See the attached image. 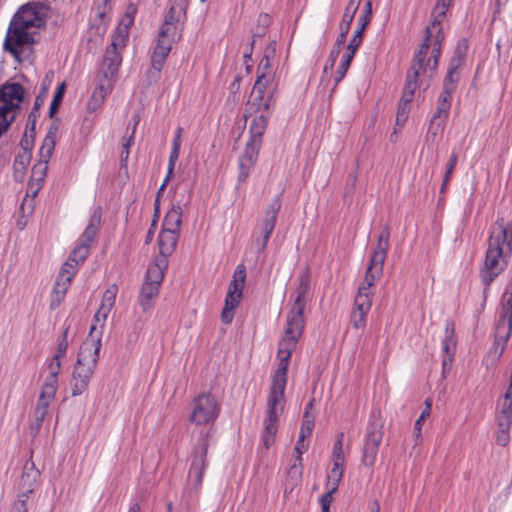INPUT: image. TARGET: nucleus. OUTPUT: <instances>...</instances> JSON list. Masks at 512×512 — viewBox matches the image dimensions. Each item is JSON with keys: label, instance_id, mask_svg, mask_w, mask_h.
<instances>
[{"label": "nucleus", "instance_id": "c756f323", "mask_svg": "<svg viewBox=\"0 0 512 512\" xmlns=\"http://www.w3.org/2000/svg\"><path fill=\"white\" fill-rule=\"evenodd\" d=\"M48 369L49 375L45 379L41 389L46 391L49 389L50 392L56 393L58 388V375L61 369V359L56 360V358L53 357L48 365Z\"/></svg>", "mask_w": 512, "mask_h": 512}, {"label": "nucleus", "instance_id": "412c9836", "mask_svg": "<svg viewBox=\"0 0 512 512\" xmlns=\"http://www.w3.org/2000/svg\"><path fill=\"white\" fill-rule=\"evenodd\" d=\"M246 278V269L243 264H239L233 274V279L229 284L228 293L225 300L238 303L242 296L244 282Z\"/></svg>", "mask_w": 512, "mask_h": 512}, {"label": "nucleus", "instance_id": "680f3d73", "mask_svg": "<svg viewBox=\"0 0 512 512\" xmlns=\"http://www.w3.org/2000/svg\"><path fill=\"white\" fill-rule=\"evenodd\" d=\"M409 104L410 103H404V101L400 100L396 115L397 125L403 126L407 121L409 115Z\"/></svg>", "mask_w": 512, "mask_h": 512}, {"label": "nucleus", "instance_id": "37998d69", "mask_svg": "<svg viewBox=\"0 0 512 512\" xmlns=\"http://www.w3.org/2000/svg\"><path fill=\"white\" fill-rule=\"evenodd\" d=\"M260 147V142L249 140L244 147V151L240 156V159L248 162L249 164L252 163L255 165L258 159Z\"/></svg>", "mask_w": 512, "mask_h": 512}, {"label": "nucleus", "instance_id": "9b49d317", "mask_svg": "<svg viewBox=\"0 0 512 512\" xmlns=\"http://www.w3.org/2000/svg\"><path fill=\"white\" fill-rule=\"evenodd\" d=\"M311 275L308 270L304 271L299 276V283L296 288V298L294 300V303L291 307V310L289 311L288 315L289 317H293L292 320L294 324L301 323V320H304V309L307 304L308 300V293L310 291L311 285Z\"/></svg>", "mask_w": 512, "mask_h": 512}, {"label": "nucleus", "instance_id": "e433bc0d", "mask_svg": "<svg viewBox=\"0 0 512 512\" xmlns=\"http://www.w3.org/2000/svg\"><path fill=\"white\" fill-rule=\"evenodd\" d=\"M77 273V268L75 264L70 262H65L56 277L55 282L59 284H63L64 286L70 287L72 279Z\"/></svg>", "mask_w": 512, "mask_h": 512}, {"label": "nucleus", "instance_id": "dca6fc26", "mask_svg": "<svg viewBox=\"0 0 512 512\" xmlns=\"http://www.w3.org/2000/svg\"><path fill=\"white\" fill-rule=\"evenodd\" d=\"M183 27L184 26H181L180 24H162L158 33L157 44L154 50L159 51L163 49L162 52H165V54L169 55L173 42L181 38Z\"/></svg>", "mask_w": 512, "mask_h": 512}, {"label": "nucleus", "instance_id": "4d7b16f0", "mask_svg": "<svg viewBox=\"0 0 512 512\" xmlns=\"http://www.w3.org/2000/svg\"><path fill=\"white\" fill-rule=\"evenodd\" d=\"M35 139V130L31 131L29 127L26 126L24 135L20 141V147L24 151L31 152Z\"/></svg>", "mask_w": 512, "mask_h": 512}, {"label": "nucleus", "instance_id": "8fccbe9b", "mask_svg": "<svg viewBox=\"0 0 512 512\" xmlns=\"http://www.w3.org/2000/svg\"><path fill=\"white\" fill-rule=\"evenodd\" d=\"M16 118V113H9L7 108L0 107V137L8 130Z\"/></svg>", "mask_w": 512, "mask_h": 512}, {"label": "nucleus", "instance_id": "423d86ee", "mask_svg": "<svg viewBox=\"0 0 512 512\" xmlns=\"http://www.w3.org/2000/svg\"><path fill=\"white\" fill-rule=\"evenodd\" d=\"M512 334V280L501 297V312L494 333V353L500 357L506 349Z\"/></svg>", "mask_w": 512, "mask_h": 512}, {"label": "nucleus", "instance_id": "6e6552de", "mask_svg": "<svg viewBox=\"0 0 512 512\" xmlns=\"http://www.w3.org/2000/svg\"><path fill=\"white\" fill-rule=\"evenodd\" d=\"M221 406L216 397L210 393L198 395L191 404L189 421L195 425L213 423L219 416Z\"/></svg>", "mask_w": 512, "mask_h": 512}, {"label": "nucleus", "instance_id": "473e14b6", "mask_svg": "<svg viewBox=\"0 0 512 512\" xmlns=\"http://www.w3.org/2000/svg\"><path fill=\"white\" fill-rule=\"evenodd\" d=\"M456 344L454 323L452 321H447L445 326V338L442 341V348L444 352L443 357L454 359Z\"/></svg>", "mask_w": 512, "mask_h": 512}, {"label": "nucleus", "instance_id": "72a5a7b5", "mask_svg": "<svg viewBox=\"0 0 512 512\" xmlns=\"http://www.w3.org/2000/svg\"><path fill=\"white\" fill-rule=\"evenodd\" d=\"M182 221V208L180 206H173L165 215L162 230L180 232Z\"/></svg>", "mask_w": 512, "mask_h": 512}, {"label": "nucleus", "instance_id": "ea45409f", "mask_svg": "<svg viewBox=\"0 0 512 512\" xmlns=\"http://www.w3.org/2000/svg\"><path fill=\"white\" fill-rule=\"evenodd\" d=\"M48 169V163L44 161H38L32 168V176L31 179L36 181V188L33 191V195H36L38 191L41 189L42 183L46 176Z\"/></svg>", "mask_w": 512, "mask_h": 512}, {"label": "nucleus", "instance_id": "49530a36", "mask_svg": "<svg viewBox=\"0 0 512 512\" xmlns=\"http://www.w3.org/2000/svg\"><path fill=\"white\" fill-rule=\"evenodd\" d=\"M118 287L116 285L109 286L103 293L101 305L103 311H111L115 305Z\"/></svg>", "mask_w": 512, "mask_h": 512}, {"label": "nucleus", "instance_id": "0eeeda50", "mask_svg": "<svg viewBox=\"0 0 512 512\" xmlns=\"http://www.w3.org/2000/svg\"><path fill=\"white\" fill-rule=\"evenodd\" d=\"M382 438L383 423L380 419V413L373 411L366 428L365 443L362 453V463L366 467H371L375 464Z\"/></svg>", "mask_w": 512, "mask_h": 512}, {"label": "nucleus", "instance_id": "ddd939ff", "mask_svg": "<svg viewBox=\"0 0 512 512\" xmlns=\"http://www.w3.org/2000/svg\"><path fill=\"white\" fill-rule=\"evenodd\" d=\"M25 90L19 83H5L0 86V107L7 108L9 113L20 111V103L24 99Z\"/></svg>", "mask_w": 512, "mask_h": 512}, {"label": "nucleus", "instance_id": "f3484780", "mask_svg": "<svg viewBox=\"0 0 512 512\" xmlns=\"http://www.w3.org/2000/svg\"><path fill=\"white\" fill-rule=\"evenodd\" d=\"M208 451V442L203 440L195 446L189 475L195 478L197 483H201L204 470L207 467L206 455Z\"/></svg>", "mask_w": 512, "mask_h": 512}, {"label": "nucleus", "instance_id": "603ef678", "mask_svg": "<svg viewBox=\"0 0 512 512\" xmlns=\"http://www.w3.org/2000/svg\"><path fill=\"white\" fill-rule=\"evenodd\" d=\"M30 160H31V152L22 150V152H20L15 157V160H14L13 166H14V170H15V175H17L19 170L24 171L27 168V166L29 165Z\"/></svg>", "mask_w": 512, "mask_h": 512}, {"label": "nucleus", "instance_id": "6e6d98bb", "mask_svg": "<svg viewBox=\"0 0 512 512\" xmlns=\"http://www.w3.org/2000/svg\"><path fill=\"white\" fill-rule=\"evenodd\" d=\"M303 421L301 424L300 434L301 438H307L311 435L314 428V417L310 416L309 412L305 411Z\"/></svg>", "mask_w": 512, "mask_h": 512}, {"label": "nucleus", "instance_id": "9d476101", "mask_svg": "<svg viewBox=\"0 0 512 512\" xmlns=\"http://www.w3.org/2000/svg\"><path fill=\"white\" fill-rule=\"evenodd\" d=\"M282 207L280 196H276L268 205L261 223V236L255 239L257 252H263L268 244L269 238L275 229L278 213Z\"/></svg>", "mask_w": 512, "mask_h": 512}, {"label": "nucleus", "instance_id": "b1692460", "mask_svg": "<svg viewBox=\"0 0 512 512\" xmlns=\"http://www.w3.org/2000/svg\"><path fill=\"white\" fill-rule=\"evenodd\" d=\"M168 264V259L156 256L154 262L148 266L144 282L160 286L164 278V272L168 268Z\"/></svg>", "mask_w": 512, "mask_h": 512}, {"label": "nucleus", "instance_id": "f704fd0d", "mask_svg": "<svg viewBox=\"0 0 512 512\" xmlns=\"http://www.w3.org/2000/svg\"><path fill=\"white\" fill-rule=\"evenodd\" d=\"M308 449V444L305 443V438H301L299 436L296 445H295V452H296V462L292 464L288 470V474L290 476L297 475L298 477L302 474V454L306 452Z\"/></svg>", "mask_w": 512, "mask_h": 512}, {"label": "nucleus", "instance_id": "f8f14e48", "mask_svg": "<svg viewBox=\"0 0 512 512\" xmlns=\"http://www.w3.org/2000/svg\"><path fill=\"white\" fill-rule=\"evenodd\" d=\"M452 96L440 93L436 110L427 131V140H434L445 128L451 108Z\"/></svg>", "mask_w": 512, "mask_h": 512}, {"label": "nucleus", "instance_id": "2eb2a0df", "mask_svg": "<svg viewBox=\"0 0 512 512\" xmlns=\"http://www.w3.org/2000/svg\"><path fill=\"white\" fill-rule=\"evenodd\" d=\"M39 477L40 472L35 468L34 463H26L20 477L17 494L21 498L30 501L31 496L34 494L37 487Z\"/></svg>", "mask_w": 512, "mask_h": 512}, {"label": "nucleus", "instance_id": "69168bd1", "mask_svg": "<svg viewBox=\"0 0 512 512\" xmlns=\"http://www.w3.org/2000/svg\"><path fill=\"white\" fill-rule=\"evenodd\" d=\"M367 314L351 312L350 323L355 329H363L366 326Z\"/></svg>", "mask_w": 512, "mask_h": 512}, {"label": "nucleus", "instance_id": "de8ad7c7", "mask_svg": "<svg viewBox=\"0 0 512 512\" xmlns=\"http://www.w3.org/2000/svg\"><path fill=\"white\" fill-rule=\"evenodd\" d=\"M44 103V98L41 97V95H38L35 99L34 105L32 110L30 111L28 118H27V127L30 128L31 131L35 130L37 119L40 115L39 109Z\"/></svg>", "mask_w": 512, "mask_h": 512}, {"label": "nucleus", "instance_id": "052dcab7", "mask_svg": "<svg viewBox=\"0 0 512 512\" xmlns=\"http://www.w3.org/2000/svg\"><path fill=\"white\" fill-rule=\"evenodd\" d=\"M431 413V400L426 399L425 401V408L423 409L421 415L416 420L414 425V430L416 431V436L419 437L420 431L422 428V423L425 421V419L430 415Z\"/></svg>", "mask_w": 512, "mask_h": 512}, {"label": "nucleus", "instance_id": "c85d7f7f", "mask_svg": "<svg viewBox=\"0 0 512 512\" xmlns=\"http://www.w3.org/2000/svg\"><path fill=\"white\" fill-rule=\"evenodd\" d=\"M269 118H270V113H267V114L260 113L259 115H256L252 119L250 127H249V133H250L249 140L262 143V137L267 128Z\"/></svg>", "mask_w": 512, "mask_h": 512}, {"label": "nucleus", "instance_id": "aec40b11", "mask_svg": "<svg viewBox=\"0 0 512 512\" xmlns=\"http://www.w3.org/2000/svg\"><path fill=\"white\" fill-rule=\"evenodd\" d=\"M443 38L444 35L442 32V28L437 29L431 54L429 57H426L424 62V69H422L423 75L427 76L428 79H431L436 72L439 57L441 54V41L443 40ZM426 56H428V54Z\"/></svg>", "mask_w": 512, "mask_h": 512}, {"label": "nucleus", "instance_id": "c03bdc74", "mask_svg": "<svg viewBox=\"0 0 512 512\" xmlns=\"http://www.w3.org/2000/svg\"><path fill=\"white\" fill-rule=\"evenodd\" d=\"M113 78L114 77L112 76L101 75L99 73L98 82L93 92H95V94H98L99 96H103V98L105 99L106 96L110 94L113 89Z\"/></svg>", "mask_w": 512, "mask_h": 512}, {"label": "nucleus", "instance_id": "774afa93", "mask_svg": "<svg viewBox=\"0 0 512 512\" xmlns=\"http://www.w3.org/2000/svg\"><path fill=\"white\" fill-rule=\"evenodd\" d=\"M29 502L28 500L21 498L17 494V498L14 501L11 510L9 512H28L29 510Z\"/></svg>", "mask_w": 512, "mask_h": 512}, {"label": "nucleus", "instance_id": "2f4dec72", "mask_svg": "<svg viewBox=\"0 0 512 512\" xmlns=\"http://www.w3.org/2000/svg\"><path fill=\"white\" fill-rule=\"evenodd\" d=\"M101 221V210L98 208L92 216L90 217L89 223L82 233V235L79 238V242H84V244H87L90 246V243L95 239L97 233L99 224Z\"/></svg>", "mask_w": 512, "mask_h": 512}, {"label": "nucleus", "instance_id": "20e7f679", "mask_svg": "<svg viewBox=\"0 0 512 512\" xmlns=\"http://www.w3.org/2000/svg\"><path fill=\"white\" fill-rule=\"evenodd\" d=\"M96 327L91 326L89 335L79 348L77 361L72 373V396L83 394L96 369L101 349L102 332L95 334Z\"/></svg>", "mask_w": 512, "mask_h": 512}, {"label": "nucleus", "instance_id": "7ed1b4c3", "mask_svg": "<svg viewBox=\"0 0 512 512\" xmlns=\"http://www.w3.org/2000/svg\"><path fill=\"white\" fill-rule=\"evenodd\" d=\"M512 253V225L505 226L496 221L491 228L488 247L480 279L483 288V302H486L491 283L506 269L507 258Z\"/></svg>", "mask_w": 512, "mask_h": 512}, {"label": "nucleus", "instance_id": "3c124183", "mask_svg": "<svg viewBox=\"0 0 512 512\" xmlns=\"http://www.w3.org/2000/svg\"><path fill=\"white\" fill-rule=\"evenodd\" d=\"M16 118V113H9L7 108L0 107V137L8 130Z\"/></svg>", "mask_w": 512, "mask_h": 512}, {"label": "nucleus", "instance_id": "39448f33", "mask_svg": "<svg viewBox=\"0 0 512 512\" xmlns=\"http://www.w3.org/2000/svg\"><path fill=\"white\" fill-rule=\"evenodd\" d=\"M431 37V27L428 26L425 30L424 40L420 44L417 52L415 53L413 57L412 66L406 75V83L400 99L404 101V103L412 102L415 95V91L418 86L425 85L424 89H427V87L429 86L430 79H428L427 76L423 75L422 69H424V62L430 48Z\"/></svg>", "mask_w": 512, "mask_h": 512}, {"label": "nucleus", "instance_id": "a878e982", "mask_svg": "<svg viewBox=\"0 0 512 512\" xmlns=\"http://www.w3.org/2000/svg\"><path fill=\"white\" fill-rule=\"evenodd\" d=\"M186 20L185 0H175L164 17L163 24L184 26Z\"/></svg>", "mask_w": 512, "mask_h": 512}, {"label": "nucleus", "instance_id": "e2e57ef3", "mask_svg": "<svg viewBox=\"0 0 512 512\" xmlns=\"http://www.w3.org/2000/svg\"><path fill=\"white\" fill-rule=\"evenodd\" d=\"M343 44H338V39H336V42L332 48V50L330 51V54H329V57L327 59V62L325 64V67H324V72H327L328 69H332L335 65V62L340 54V51H341V46Z\"/></svg>", "mask_w": 512, "mask_h": 512}, {"label": "nucleus", "instance_id": "4468645a", "mask_svg": "<svg viewBox=\"0 0 512 512\" xmlns=\"http://www.w3.org/2000/svg\"><path fill=\"white\" fill-rule=\"evenodd\" d=\"M56 393L50 392L49 390H42L39 394L37 405L33 413V420L30 424V433L32 436H36L43 424L45 417L48 414L50 404L53 402Z\"/></svg>", "mask_w": 512, "mask_h": 512}, {"label": "nucleus", "instance_id": "bf43d9fd", "mask_svg": "<svg viewBox=\"0 0 512 512\" xmlns=\"http://www.w3.org/2000/svg\"><path fill=\"white\" fill-rule=\"evenodd\" d=\"M447 11L448 10H446L442 7H437V6L434 7V9L432 10V13H431V17H432L431 27L432 28H434V29L437 27H438V29L441 28L440 24L445 19Z\"/></svg>", "mask_w": 512, "mask_h": 512}, {"label": "nucleus", "instance_id": "393cba45", "mask_svg": "<svg viewBox=\"0 0 512 512\" xmlns=\"http://www.w3.org/2000/svg\"><path fill=\"white\" fill-rule=\"evenodd\" d=\"M162 51L163 49L159 51L154 50L151 56V66L146 73L147 82L149 85L157 83L161 77L162 68L168 57V54H165V52Z\"/></svg>", "mask_w": 512, "mask_h": 512}, {"label": "nucleus", "instance_id": "f257e3e1", "mask_svg": "<svg viewBox=\"0 0 512 512\" xmlns=\"http://www.w3.org/2000/svg\"><path fill=\"white\" fill-rule=\"evenodd\" d=\"M293 317L287 316V326L284 337L279 341L277 356L279 365L274 372L267 398L266 418L262 433L263 445L266 449L274 443V436L278 430L279 417L284 411L285 389L287 385V372L292 352L296 349L299 337L302 335L305 320L294 324Z\"/></svg>", "mask_w": 512, "mask_h": 512}, {"label": "nucleus", "instance_id": "338daca9", "mask_svg": "<svg viewBox=\"0 0 512 512\" xmlns=\"http://www.w3.org/2000/svg\"><path fill=\"white\" fill-rule=\"evenodd\" d=\"M498 414L511 415L512 416V398L504 395L498 403Z\"/></svg>", "mask_w": 512, "mask_h": 512}, {"label": "nucleus", "instance_id": "13d9d810", "mask_svg": "<svg viewBox=\"0 0 512 512\" xmlns=\"http://www.w3.org/2000/svg\"><path fill=\"white\" fill-rule=\"evenodd\" d=\"M238 306V303L225 300V305L221 313V320L224 324H230L234 317V310Z\"/></svg>", "mask_w": 512, "mask_h": 512}, {"label": "nucleus", "instance_id": "7c9ffc66", "mask_svg": "<svg viewBox=\"0 0 512 512\" xmlns=\"http://www.w3.org/2000/svg\"><path fill=\"white\" fill-rule=\"evenodd\" d=\"M160 286L144 282L141 288L138 302L142 307L143 311H147L152 307V300H154L159 294Z\"/></svg>", "mask_w": 512, "mask_h": 512}, {"label": "nucleus", "instance_id": "bb28decb", "mask_svg": "<svg viewBox=\"0 0 512 512\" xmlns=\"http://www.w3.org/2000/svg\"><path fill=\"white\" fill-rule=\"evenodd\" d=\"M369 272L365 273V278L361 286L358 288L357 294L355 296L354 302L360 303V305L366 304V306L371 307L372 306V298L374 295V292L372 290V287L379 278H372L371 280L368 279Z\"/></svg>", "mask_w": 512, "mask_h": 512}, {"label": "nucleus", "instance_id": "4be33fe9", "mask_svg": "<svg viewBox=\"0 0 512 512\" xmlns=\"http://www.w3.org/2000/svg\"><path fill=\"white\" fill-rule=\"evenodd\" d=\"M361 4V0H350L345 8V12L342 16V21L339 25V34L337 36L338 44H344L346 42L347 35L349 33L351 24L354 20V16Z\"/></svg>", "mask_w": 512, "mask_h": 512}, {"label": "nucleus", "instance_id": "5701e85b", "mask_svg": "<svg viewBox=\"0 0 512 512\" xmlns=\"http://www.w3.org/2000/svg\"><path fill=\"white\" fill-rule=\"evenodd\" d=\"M178 238L179 232L161 229L158 236V245L160 250L158 257H164L168 259V257L172 255L176 249Z\"/></svg>", "mask_w": 512, "mask_h": 512}, {"label": "nucleus", "instance_id": "09e8293b", "mask_svg": "<svg viewBox=\"0 0 512 512\" xmlns=\"http://www.w3.org/2000/svg\"><path fill=\"white\" fill-rule=\"evenodd\" d=\"M65 88H66L65 83H61L58 86L57 90L55 91L53 99H52V101L50 103V107H49V117L50 118H53L55 116V114L57 113L59 106L64 97Z\"/></svg>", "mask_w": 512, "mask_h": 512}, {"label": "nucleus", "instance_id": "1a4fd4ad", "mask_svg": "<svg viewBox=\"0 0 512 512\" xmlns=\"http://www.w3.org/2000/svg\"><path fill=\"white\" fill-rule=\"evenodd\" d=\"M390 230L388 225H384L377 238V244L370 257L366 272H369V279L380 278L383 274V265L387 257L390 246Z\"/></svg>", "mask_w": 512, "mask_h": 512}, {"label": "nucleus", "instance_id": "58836bf2", "mask_svg": "<svg viewBox=\"0 0 512 512\" xmlns=\"http://www.w3.org/2000/svg\"><path fill=\"white\" fill-rule=\"evenodd\" d=\"M458 69L459 67H453L449 64L448 72L443 81V88L441 91L442 94L452 96V93L455 91L456 84L458 82Z\"/></svg>", "mask_w": 512, "mask_h": 512}, {"label": "nucleus", "instance_id": "79ce46f5", "mask_svg": "<svg viewBox=\"0 0 512 512\" xmlns=\"http://www.w3.org/2000/svg\"><path fill=\"white\" fill-rule=\"evenodd\" d=\"M357 50H347V52L343 55L342 60L337 68L336 76H335V85H338L342 79L345 77L350 64L354 58V55Z\"/></svg>", "mask_w": 512, "mask_h": 512}, {"label": "nucleus", "instance_id": "a211bd4d", "mask_svg": "<svg viewBox=\"0 0 512 512\" xmlns=\"http://www.w3.org/2000/svg\"><path fill=\"white\" fill-rule=\"evenodd\" d=\"M372 19V2L368 0L363 9V13L358 18V28L350 39L347 50H357L362 43L363 34Z\"/></svg>", "mask_w": 512, "mask_h": 512}, {"label": "nucleus", "instance_id": "a18cd8bd", "mask_svg": "<svg viewBox=\"0 0 512 512\" xmlns=\"http://www.w3.org/2000/svg\"><path fill=\"white\" fill-rule=\"evenodd\" d=\"M51 134H52V131L49 130L48 134L46 135L45 139L43 140V143L39 150V156H40L39 161L45 160V162L48 163V160L50 159V157L53 153V150L55 147V141H54V138L51 136Z\"/></svg>", "mask_w": 512, "mask_h": 512}, {"label": "nucleus", "instance_id": "cd10ccee", "mask_svg": "<svg viewBox=\"0 0 512 512\" xmlns=\"http://www.w3.org/2000/svg\"><path fill=\"white\" fill-rule=\"evenodd\" d=\"M133 23V18L126 13L125 18L122 19L121 23L116 28V31L112 37L111 46L123 49L126 46V42L129 36V27Z\"/></svg>", "mask_w": 512, "mask_h": 512}, {"label": "nucleus", "instance_id": "864d4df0", "mask_svg": "<svg viewBox=\"0 0 512 512\" xmlns=\"http://www.w3.org/2000/svg\"><path fill=\"white\" fill-rule=\"evenodd\" d=\"M343 438H344V433L341 432L338 435V439L335 442L334 447H333V453H332L333 463L344 464L345 457H344V452H343Z\"/></svg>", "mask_w": 512, "mask_h": 512}, {"label": "nucleus", "instance_id": "f03ea898", "mask_svg": "<svg viewBox=\"0 0 512 512\" xmlns=\"http://www.w3.org/2000/svg\"><path fill=\"white\" fill-rule=\"evenodd\" d=\"M49 12L50 5L47 2H30L20 6L9 23L4 50L19 59L26 47L30 48L37 43L38 33L32 29L44 27Z\"/></svg>", "mask_w": 512, "mask_h": 512}, {"label": "nucleus", "instance_id": "c9c22d12", "mask_svg": "<svg viewBox=\"0 0 512 512\" xmlns=\"http://www.w3.org/2000/svg\"><path fill=\"white\" fill-rule=\"evenodd\" d=\"M263 80H265V77L263 74L257 75V79L255 81V84L253 86L252 92H251V105L252 106H258V110L261 109V101H263L265 96V91L268 89L267 86L264 85Z\"/></svg>", "mask_w": 512, "mask_h": 512}, {"label": "nucleus", "instance_id": "4c0bfd02", "mask_svg": "<svg viewBox=\"0 0 512 512\" xmlns=\"http://www.w3.org/2000/svg\"><path fill=\"white\" fill-rule=\"evenodd\" d=\"M467 51L468 42L463 38L458 41L449 64L453 67H462L466 59Z\"/></svg>", "mask_w": 512, "mask_h": 512}, {"label": "nucleus", "instance_id": "5fc2aeb1", "mask_svg": "<svg viewBox=\"0 0 512 512\" xmlns=\"http://www.w3.org/2000/svg\"><path fill=\"white\" fill-rule=\"evenodd\" d=\"M457 161H458L457 154L456 153H452L450 158H449L447 167H446L445 175H444L442 186H441V192H444L445 187L449 183V181L451 179V176L453 174V171H454V169L456 167Z\"/></svg>", "mask_w": 512, "mask_h": 512}, {"label": "nucleus", "instance_id": "0e129e2a", "mask_svg": "<svg viewBox=\"0 0 512 512\" xmlns=\"http://www.w3.org/2000/svg\"><path fill=\"white\" fill-rule=\"evenodd\" d=\"M254 164L252 163H248L246 161H243L242 159L239 158V174H238V181L239 182H245L251 171L253 170L254 168Z\"/></svg>", "mask_w": 512, "mask_h": 512}, {"label": "nucleus", "instance_id": "a19ab883", "mask_svg": "<svg viewBox=\"0 0 512 512\" xmlns=\"http://www.w3.org/2000/svg\"><path fill=\"white\" fill-rule=\"evenodd\" d=\"M89 252L90 246L84 244V242H79L78 245L70 253L66 262L75 264L76 268L78 269L79 263L83 262L88 257Z\"/></svg>", "mask_w": 512, "mask_h": 512}, {"label": "nucleus", "instance_id": "6ab92c4d", "mask_svg": "<svg viewBox=\"0 0 512 512\" xmlns=\"http://www.w3.org/2000/svg\"><path fill=\"white\" fill-rule=\"evenodd\" d=\"M121 48L109 45L106 49L100 74L114 77L122 63Z\"/></svg>", "mask_w": 512, "mask_h": 512}]
</instances>
